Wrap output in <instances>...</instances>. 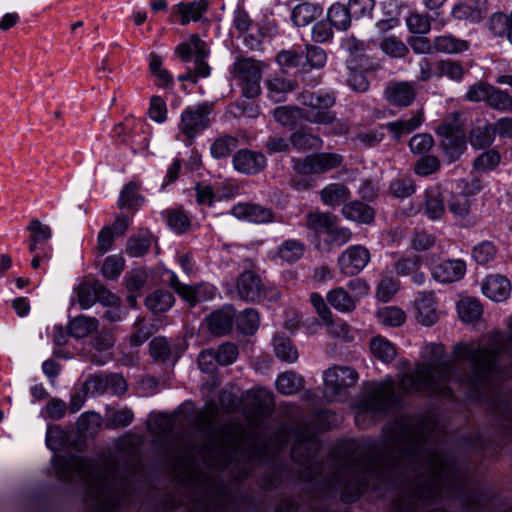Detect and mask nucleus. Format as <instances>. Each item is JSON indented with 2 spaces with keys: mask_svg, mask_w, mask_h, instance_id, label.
Wrapping results in <instances>:
<instances>
[{
  "mask_svg": "<svg viewBox=\"0 0 512 512\" xmlns=\"http://www.w3.org/2000/svg\"><path fill=\"white\" fill-rule=\"evenodd\" d=\"M422 265V258L419 255L412 254L399 258L394 263V271L399 276H408L417 272Z\"/></svg>",
  "mask_w": 512,
  "mask_h": 512,
  "instance_id": "3c124183",
  "label": "nucleus"
},
{
  "mask_svg": "<svg viewBox=\"0 0 512 512\" xmlns=\"http://www.w3.org/2000/svg\"><path fill=\"white\" fill-rule=\"evenodd\" d=\"M466 264L456 259L443 260L432 268V277L441 283H452L459 281L465 274Z\"/></svg>",
  "mask_w": 512,
  "mask_h": 512,
  "instance_id": "2eb2a0df",
  "label": "nucleus"
},
{
  "mask_svg": "<svg viewBox=\"0 0 512 512\" xmlns=\"http://www.w3.org/2000/svg\"><path fill=\"white\" fill-rule=\"evenodd\" d=\"M496 254V248L493 243L484 241L474 247L473 258L479 264H487L490 262Z\"/></svg>",
  "mask_w": 512,
  "mask_h": 512,
  "instance_id": "774afa93",
  "label": "nucleus"
},
{
  "mask_svg": "<svg viewBox=\"0 0 512 512\" xmlns=\"http://www.w3.org/2000/svg\"><path fill=\"white\" fill-rule=\"evenodd\" d=\"M174 303V296L166 290H157L145 299L146 307L154 314L169 310Z\"/></svg>",
  "mask_w": 512,
  "mask_h": 512,
  "instance_id": "f704fd0d",
  "label": "nucleus"
},
{
  "mask_svg": "<svg viewBox=\"0 0 512 512\" xmlns=\"http://www.w3.org/2000/svg\"><path fill=\"white\" fill-rule=\"evenodd\" d=\"M424 425H416L410 419L393 424L380 445L373 443L363 447L340 471L342 498L352 502L359 498L363 489L390 485L403 473L404 466L422 465L424 481L408 484L411 496L419 500H431L444 488L456 486L455 463L444 453L426 448Z\"/></svg>",
  "mask_w": 512,
  "mask_h": 512,
  "instance_id": "f257e3e1",
  "label": "nucleus"
},
{
  "mask_svg": "<svg viewBox=\"0 0 512 512\" xmlns=\"http://www.w3.org/2000/svg\"><path fill=\"white\" fill-rule=\"evenodd\" d=\"M124 269V259L119 255H111L105 259L102 274L106 279H116Z\"/></svg>",
  "mask_w": 512,
  "mask_h": 512,
  "instance_id": "680f3d73",
  "label": "nucleus"
},
{
  "mask_svg": "<svg viewBox=\"0 0 512 512\" xmlns=\"http://www.w3.org/2000/svg\"><path fill=\"white\" fill-rule=\"evenodd\" d=\"M469 44L465 40L458 39L452 35H442L434 39V49L440 53H460L467 50Z\"/></svg>",
  "mask_w": 512,
  "mask_h": 512,
  "instance_id": "4c0bfd02",
  "label": "nucleus"
},
{
  "mask_svg": "<svg viewBox=\"0 0 512 512\" xmlns=\"http://www.w3.org/2000/svg\"><path fill=\"white\" fill-rule=\"evenodd\" d=\"M487 104L493 109L507 111L512 109V97L506 92L492 86Z\"/></svg>",
  "mask_w": 512,
  "mask_h": 512,
  "instance_id": "4d7b16f0",
  "label": "nucleus"
},
{
  "mask_svg": "<svg viewBox=\"0 0 512 512\" xmlns=\"http://www.w3.org/2000/svg\"><path fill=\"white\" fill-rule=\"evenodd\" d=\"M406 24L410 32L414 34H426L431 28L430 18L427 14L412 13L406 19Z\"/></svg>",
  "mask_w": 512,
  "mask_h": 512,
  "instance_id": "0e129e2a",
  "label": "nucleus"
},
{
  "mask_svg": "<svg viewBox=\"0 0 512 512\" xmlns=\"http://www.w3.org/2000/svg\"><path fill=\"white\" fill-rule=\"evenodd\" d=\"M509 344L512 349V326L510 334L505 337L501 332L489 335L486 345L473 342L458 343L453 354L458 360L468 362L473 370L472 375L459 376L455 367L449 362L440 364H419L413 372L400 378V387L405 392H427L450 396L453 383H465L470 387L477 386L496 368V356L505 351Z\"/></svg>",
  "mask_w": 512,
  "mask_h": 512,
  "instance_id": "f03ea898",
  "label": "nucleus"
},
{
  "mask_svg": "<svg viewBox=\"0 0 512 512\" xmlns=\"http://www.w3.org/2000/svg\"><path fill=\"white\" fill-rule=\"evenodd\" d=\"M297 82L282 76H273L266 81L268 97L274 102L285 101L286 95L297 88Z\"/></svg>",
  "mask_w": 512,
  "mask_h": 512,
  "instance_id": "a878e982",
  "label": "nucleus"
},
{
  "mask_svg": "<svg viewBox=\"0 0 512 512\" xmlns=\"http://www.w3.org/2000/svg\"><path fill=\"white\" fill-rule=\"evenodd\" d=\"M231 73L241 86L245 97L255 98L260 94L262 77L260 61L248 57H238L232 66Z\"/></svg>",
  "mask_w": 512,
  "mask_h": 512,
  "instance_id": "1a4fd4ad",
  "label": "nucleus"
},
{
  "mask_svg": "<svg viewBox=\"0 0 512 512\" xmlns=\"http://www.w3.org/2000/svg\"><path fill=\"white\" fill-rule=\"evenodd\" d=\"M327 302L340 312H351L355 309V299L343 287H336L327 293Z\"/></svg>",
  "mask_w": 512,
  "mask_h": 512,
  "instance_id": "2f4dec72",
  "label": "nucleus"
},
{
  "mask_svg": "<svg viewBox=\"0 0 512 512\" xmlns=\"http://www.w3.org/2000/svg\"><path fill=\"white\" fill-rule=\"evenodd\" d=\"M259 314L254 309H246L240 313L236 318V325L238 329L244 334H253L259 326Z\"/></svg>",
  "mask_w": 512,
  "mask_h": 512,
  "instance_id": "8fccbe9b",
  "label": "nucleus"
},
{
  "mask_svg": "<svg viewBox=\"0 0 512 512\" xmlns=\"http://www.w3.org/2000/svg\"><path fill=\"white\" fill-rule=\"evenodd\" d=\"M436 75L447 76L452 80H460L464 75V69L459 62L452 60H441L436 65Z\"/></svg>",
  "mask_w": 512,
  "mask_h": 512,
  "instance_id": "5fc2aeb1",
  "label": "nucleus"
},
{
  "mask_svg": "<svg viewBox=\"0 0 512 512\" xmlns=\"http://www.w3.org/2000/svg\"><path fill=\"white\" fill-rule=\"evenodd\" d=\"M327 62L326 52L318 46H306V62L303 63L302 69L309 71L311 69H321Z\"/></svg>",
  "mask_w": 512,
  "mask_h": 512,
  "instance_id": "de8ad7c7",
  "label": "nucleus"
},
{
  "mask_svg": "<svg viewBox=\"0 0 512 512\" xmlns=\"http://www.w3.org/2000/svg\"><path fill=\"white\" fill-rule=\"evenodd\" d=\"M358 380L359 374L354 368L334 365L323 372V397L328 402H344Z\"/></svg>",
  "mask_w": 512,
  "mask_h": 512,
  "instance_id": "0eeeda50",
  "label": "nucleus"
},
{
  "mask_svg": "<svg viewBox=\"0 0 512 512\" xmlns=\"http://www.w3.org/2000/svg\"><path fill=\"white\" fill-rule=\"evenodd\" d=\"M486 27L494 37L506 39L512 44V12L491 14L487 19Z\"/></svg>",
  "mask_w": 512,
  "mask_h": 512,
  "instance_id": "aec40b11",
  "label": "nucleus"
},
{
  "mask_svg": "<svg viewBox=\"0 0 512 512\" xmlns=\"http://www.w3.org/2000/svg\"><path fill=\"white\" fill-rule=\"evenodd\" d=\"M96 283L98 280L85 281L76 287L77 302L82 309H88L96 302Z\"/></svg>",
  "mask_w": 512,
  "mask_h": 512,
  "instance_id": "79ce46f5",
  "label": "nucleus"
},
{
  "mask_svg": "<svg viewBox=\"0 0 512 512\" xmlns=\"http://www.w3.org/2000/svg\"><path fill=\"white\" fill-rule=\"evenodd\" d=\"M343 157L337 153H317L302 160H293L294 176L291 185L296 190L313 188V174L325 173L341 166Z\"/></svg>",
  "mask_w": 512,
  "mask_h": 512,
  "instance_id": "423d86ee",
  "label": "nucleus"
},
{
  "mask_svg": "<svg viewBox=\"0 0 512 512\" xmlns=\"http://www.w3.org/2000/svg\"><path fill=\"white\" fill-rule=\"evenodd\" d=\"M304 387V379L294 371H286L276 379V388L283 395H292Z\"/></svg>",
  "mask_w": 512,
  "mask_h": 512,
  "instance_id": "473e14b6",
  "label": "nucleus"
},
{
  "mask_svg": "<svg viewBox=\"0 0 512 512\" xmlns=\"http://www.w3.org/2000/svg\"><path fill=\"white\" fill-rule=\"evenodd\" d=\"M352 15L348 6L340 3L333 4L328 11V20L339 30H346L351 24Z\"/></svg>",
  "mask_w": 512,
  "mask_h": 512,
  "instance_id": "58836bf2",
  "label": "nucleus"
},
{
  "mask_svg": "<svg viewBox=\"0 0 512 512\" xmlns=\"http://www.w3.org/2000/svg\"><path fill=\"white\" fill-rule=\"evenodd\" d=\"M495 139V129L492 125L484 124L474 127L470 132V143L476 149L489 147Z\"/></svg>",
  "mask_w": 512,
  "mask_h": 512,
  "instance_id": "e433bc0d",
  "label": "nucleus"
},
{
  "mask_svg": "<svg viewBox=\"0 0 512 512\" xmlns=\"http://www.w3.org/2000/svg\"><path fill=\"white\" fill-rule=\"evenodd\" d=\"M167 221L171 229L177 233H183L190 227L189 217L179 209H171L167 211Z\"/></svg>",
  "mask_w": 512,
  "mask_h": 512,
  "instance_id": "e2e57ef3",
  "label": "nucleus"
},
{
  "mask_svg": "<svg viewBox=\"0 0 512 512\" xmlns=\"http://www.w3.org/2000/svg\"><path fill=\"white\" fill-rule=\"evenodd\" d=\"M136 331L129 337V343L131 347H139L153 334L154 330L152 326L146 325L143 319H138L135 322Z\"/></svg>",
  "mask_w": 512,
  "mask_h": 512,
  "instance_id": "69168bd1",
  "label": "nucleus"
},
{
  "mask_svg": "<svg viewBox=\"0 0 512 512\" xmlns=\"http://www.w3.org/2000/svg\"><path fill=\"white\" fill-rule=\"evenodd\" d=\"M301 103L308 107L280 106L273 111L274 119L283 126L294 127L301 118L313 124H329L334 121L330 108L335 104V98L328 93L304 92Z\"/></svg>",
  "mask_w": 512,
  "mask_h": 512,
  "instance_id": "20e7f679",
  "label": "nucleus"
},
{
  "mask_svg": "<svg viewBox=\"0 0 512 512\" xmlns=\"http://www.w3.org/2000/svg\"><path fill=\"white\" fill-rule=\"evenodd\" d=\"M415 317L418 323L432 326L437 323L439 314L432 292H419L414 301Z\"/></svg>",
  "mask_w": 512,
  "mask_h": 512,
  "instance_id": "4468645a",
  "label": "nucleus"
},
{
  "mask_svg": "<svg viewBox=\"0 0 512 512\" xmlns=\"http://www.w3.org/2000/svg\"><path fill=\"white\" fill-rule=\"evenodd\" d=\"M98 327L99 321L96 318L80 315L69 321L68 331L70 336L82 339L97 331Z\"/></svg>",
  "mask_w": 512,
  "mask_h": 512,
  "instance_id": "cd10ccee",
  "label": "nucleus"
},
{
  "mask_svg": "<svg viewBox=\"0 0 512 512\" xmlns=\"http://www.w3.org/2000/svg\"><path fill=\"white\" fill-rule=\"evenodd\" d=\"M447 205L454 216L465 217L470 212L472 200L469 194H451Z\"/></svg>",
  "mask_w": 512,
  "mask_h": 512,
  "instance_id": "09e8293b",
  "label": "nucleus"
},
{
  "mask_svg": "<svg viewBox=\"0 0 512 512\" xmlns=\"http://www.w3.org/2000/svg\"><path fill=\"white\" fill-rule=\"evenodd\" d=\"M232 214L239 219H246L255 223L270 222L273 219L271 210L249 203H240L234 206Z\"/></svg>",
  "mask_w": 512,
  "mask_h": 512,
  "instance_id": "4be33fe9",
  "label": "nucleus"
},
{
  "mask_svg": "<svg viewBox=\"0 0 512 512\" xmlns=\"http://www.w3.org/2000/svg\"><path fill=\"white\" fill-rule=\"evenodd\" d=\"M238 296L248 302H258L265 296V288L261 279L252 271H244L237 280Z\"/></svg>",
  "mask_w": 512,
  "mask_h": 512,
  "instance_id": "ddd939ff",
  "label": "nucleus"
},
{
  "mask_svg": "<svg viewBox=\"0 0 512 512\" xmlns=\"http://www.w3.org/2000/svg\"><path fill=\"white\" fill-rule=\"evenodd\" d=\"M342 214L346 219L362 224L372 223L375 217L374 209L361 201H352L345 204L342 208Z\"/></svg>",
  "mask_w": 512,
  "mask_h": 512,
  "instance_id": "393cba45",
  "label": "nucleus"
},
{
  "mask_svg": "<svg viewBox=\"0 0 512 512\" xmlns=\"http://www.w3.org/2000/svg\"><path fill=\"white\" fill-rule=\"evenodd\" d=\"M53 463L60 479L78 476L88 481L96 512L117 511L121 489L111 473L92 471L91 464L77 456L56 455Z\"/></svg>",
  "mask_w": 512,
  "mask_h": 512,
  "instance_id": "7ed1b4c3",
  "label": "nucleus"
},
{
  "mask_svg": "<svg viewBox=\"0 0 512 512\" xmlns=\"http://www.w3.org/2000/svg\"><path fill=\"white\" fill-rule=\"evenodd\" d=\"M238 140L233 136H223L216 139L211 146V154L215 158H223L230 155L237 148Z\"/></svg>",
  "mask_w": 512,
  "mask_h": 512,
  "instance_id": "864d4df0",
  "label": "nucleus"
},
{
  "mask_svg": "<svg viewBox=\"0 0 512 512\" xmlns=\"http://www.w3.org/2000/svg\"><path fill=\"white\" fill-rule=\"evenodd\" d=\"M338 221L334 215L324 212H309L306 215V226L314 232L315 243L323 237Z\"/></svg>",
  "mask_w": 512,
  "mask_h": 512,
  "instance_id": "5701e85b",
  "label": "nucleus"
},
{
  "mask_svg": "<svg viewBox=\"0 0 512 512\" xmlns=\"http://www.w3.org/2000/svg\"><path fill=\"white\" fill-rule=\"evenodd\" d=\"M207 1L199 0L192 1L188 3H179L174 8L170 15V20L174 21L175 14H179L181 16V25H187L189 22H196L200 20L203 13L207 10Z\"/></svg>",
  "mask_w": 512,
  "mask_h": 512,
  "instance_id": "412c9836",
  "label": "nucleus"
},
{
  "mask_svg": "<svg viewBox=\"0 0 512 512\" xmlns=\"http://www.w3.org/2000/svg\"><path fill=\"white\" fill-rule=\"evenodd\" d=\"M445 211L444 200L440 194H427L424 213L431 220H437L442 217Z\"/></svg>",
  "mask_w": 512,
  "mask_h": 512,
  "instance_id": "bf43d9fd",
  "label": "nucleus"
},
{
  "mask_svg": "<svg viewBox=\"0 0 512 512\" xmlns=\"http://www.w3.org/2000/svg\"><path fill=\"white\" fill-rule=\"evenodd\" d=\"M482 291L489 299L501 302L509 297L511 283L502 275H490L484 280Z\"/></svg>",
  "mask_w": 512,
  "mask_h": 512,
  "instance_id": "a211bd4d",
  "label": "nucleus"
},
{
  "mask_svg": "<svg viewBox=\"0 0 512 512\" xmlns=\"http://www.w3.org/2000/svg\"><path fill=\"white\" fill-rule=\"evenodd\" d=\"M304 252L305 245L303 242L296 239H288L279 245L275 257L282 261L293 263L299 260Z\"/></svg>",
  "mask_w": 512,
  "mask_h": 512,
  "instance_id": "72a5a7b5",
  "label": "nucleus"
},
{
  "mask_svg": "<svg viewBox=\"0 0 512 512\" xmlns=\"http://www.w3.org/2000/svg\"><path fill=\"white\" fill-rule=\"evenodd\" d=\"M27 230L29 231L28 250L29 252H36L40 248V244H49L52 237L51 228L43 224L38 219L30 221Z\"/></svg>",
  "mask_w": 512,
  "mask_h": 512,
  "instance_id": "bb28decb",
  "label": "nucleus"
},
{
  "mask_svg": "<svg viewBox=\"0 0 512 512\" xmlns=\"http://www.w3.org/2000/svg\"><path fill=\"white\" fill-rule=\"evenodd\" d=\"M235 169L244 174H255L266 166V157L259 152L240 150L233 157Z\"/></svg>",
  "mask_w": 512,
  "mask_h": 512,
  "instance_id": "dca6fc26",
  "label": "nucleus"
},
{
  "mask_svg": "<svg viewBox=\"0 0 512 512\" xmlns=\"http://www.w3.org/2000/svg\"><path fill=\"white\" fill-rule=\"evenodd\" d=\"M212 105L203 103L187 107L181 114L179 130L191 145L195 137L210 125Z\"/></svg>",
  "mask_w": 512,
  "mask_h": 512,
  "instance_id": "9d476101",
  "label": "nucleus"
},
{
  "mask_svg": "<svg viewBox=\"0 0 512 512\" xmlns=\"http://www.w3.org/2000/svg\"><path fill=\"white\" fill-rule=\"evenodd\" d=\"M150 355L157 361L165 362L170 357V346L164 337L154 338L149 345Z\"/></svg>",
  "mask_w": 512,
  "mask_h": 512,
  "instance_id": "338daca9",
  "label": "nucleus"
},
{
  "mask_svg": "<svg viewBox=\"0 0 512 512\" xmlns=\"http://www.w3.org/2000/svg\"><path fill=\"white\" fill-rule=\"evenodd\" d=\"M290 142L292 146L298 150L319 148L323 143L319 136L302 130L293 132L290 136Z\"/></svg>",
  "mask_w": 512,
  "mask_h": 512,
  "instance_id": "a18cd8bd",
  "label": "nucleus"
},
{
  "mask_svg": "<svg viewBox=\"0 0 512 512\" xmlns=\"http://www.w3.org/2000/svg\"><path fill=\"white\" fill-rule=\"evenodd\" d=\"M399 290V281L393 276L383 274L376 288V297L381 302L390 301Z\"/></svg>",
  "mask_w": 512,
  "mask_h": 512,
  "instance_id": "a19ab883",
  "label": "nucleus"
},
{
  "mask_svg": "<svg viewBox=\"0 0 512 512\" xmlns=\"http://www.w3.org/2000/svg\"><path fill=\"white\" fill-rule=\"evenodd\" d=\"M370 261L369 250L362 245H354L344 250L338 257L337 264L341 274L354 276L362 271Z\"/></svg>",
  "mask_w": 512,
  "mask_h": 512,
  "instance_id": "9b49d317",
  "label": "nucleus"
},
{
  "mask_svg": "<svg viewBox=\"0 0 512 512\" xmlns=\"http://www.w3.org/2000/svg\"><path fill=\"white\" fill-rule=\"evenodd\" d=\"M382 51L394 58L405 57L408 53V47L404 42L396 37H386L380 43Z\"/></svg>",
  "mask_w": 512,
  "mask_h": 512,
  "instance_id": "13d9d810",
  "label": "nucleus"
},
{
  "mask_svg": "<svg viewBox=\"0 0 512 512\" xmlns=\"http://www.w3.org/2000/svg\"><path fill=\"white\" fill-rule=\"evenodd\" d=\"M459 117L458 112L451 113L436 130L437 135L441 137L440 148L448 162L458 160L466 149V137L459 124Z\"/></svg>",
  "mask_w": 512,
  "mask_h": 512,
  "instance_id": "6e6552de",
  "label": "nucleus"
},
{
  "mask_svg": "<svg viewBox=\"0 0 512 512\" xmlns=\"http://www.w3.org/2000/svg\"><path fill=\"white\" fill-rule=\"evenodd\" d=\"M379 323L389 327H399L406 321V313L397 306H387L377 311Z\"/></svg>",
  "mask_w": 512,
  "mask_h": 512,
  "instance_id": "ea45409f",
  "label": "nucleus"
},
{
  "mask_svg": "<svg viewBox=\"0 0 512 512\" xmlns=\"http://www.w3.org/2000/svg\"><path fill=\"white\" fill-rule=\"evenodd\" d=\"M273 346L276 356L282 361L293 363L299 357L298 351L289 337L275 335Z\"/></svg>",
  "mask_w": 512,
  "mask_h": 512,
  "instance_id": "c9c22d12",
  "label": "nucleus"
},
{
  "mask_svg": "<svg viewBox=\"0 0 512 512\" xmlns=\"http://www.w3.org/2000/svg\"><path fill=\"white\" fill-rule=\"evenodd\" d=\"M452 16L457 20H470L479 22L484 17V12L477 1L467 0L456 4L452 9Z\"/></svg>",
  "mask_w": 512,
  "mask_h": 512,
  "instance_id": "7c9ffc66",
  "label": "nucleus"
},
{
  "mask_svg": "<svg viewBox=\"0 0 512 512\" xmlns=\"http://www.w3.org/2000/svg\"><path fill=\"white\" fill-rule=\"evenodd\" d=\"M147 272L142 268H137L129 272L125 277V285L130 293L140 292L147 282Z\"/></svg>",
  "mask_w": 512,
  "mask_h": 512,
  "instance_id": "052dcab7",
  "label": "nucleus"
},
{
  "mask_svg": "<svg viewBox=\"0 0 512 512\" xmlns=\"http://www.w3.org/2000/svg\"><path fill=\"white\" fill-rule=\"evenodd\" d=\"M384 95L391 105L407 107L414 101L416 90L408 82H395L387 86Z\"/></svg>",
  "mask_w": 512,
  "mask_h": 512,
  "instance_id": "f3484780",
  "label": "nucleus"
},
{
  "mask_svg": "<svg viewBox=\"0 0 512 512\" xmlns=\"http://www.w3.org/2000/svg\"><path fill=\"white\" fill-rule=\"evenodd\" d=\"M436 244V237L425 230H415L410 238L412 249L418 252L427 251Z\"/></svg>",
  "mask_w": 512,
  "mask_h": 512,
  "instance_id": "6e6d98bb",
  "label": "nucleus"
},
{
  "mask_svg": "<svg viewBox=\"0 0 512 512\" xmlns=\"http://www.w3.org/2000/svg\"><path fill=\"white\" fill-rule=\"evenodd\" d=\"M320 444L314 436H301L294 443L292 457L299 463L306 464L319 450Z\"/></svg>",
  "mask_w": 512,
  "mask_h": 512,
  "instance_id": "b1692460",
  "label": "nucleus"
},
{
  "mask_svg": "<svg viewBox=\"0 0 512 512\" xmlns=\"http://www.w3.org/2000/svg\"><path fill=\"white\" fill-rule=\"evenodd\" d=\"M458 313L462 321L472 323L480 318L482 314V306L475 299H464L458 304Z\"/></svg>",
  "mask_w": 512,
  "mask_h": 512,
  "instance_id": "49530a36",
  "label": "nucleus"
},
{
  "mask_svg": "<svg viewBox=\"0 0 512 512\" xmlns=\"http://www.w3.org/2000/svg\"><path fill=\"white\" fill-rule=\"evenodd\" d=\"M352 239V232L346 227L336 224L316 242V248L321 252H330L334 246H343Z\"/></svg>",
  "mask_w": 512,
  "mask_h": 512,
  "instance_id": "6ab92c4d",
  "label": "nucleus"
},
{
  "mask_svg": "<svg viewBox=\"0 0 512 512\" xmlns=\"http://www.w3.org/2000/svg\"><path fill=\"white\" fill-rule=\"evenodd\" d=\"M322 8L316 4L303 2L297 5L291 14L293 23L298 27H305L320 17Z\"/></svg>",
  "mask_w": 512,
  "mask_h": 512,
  "instance_id": "c85d7f7f",
  "label": "nucleus"
},
{
  "mask_svg": "<svg viewBox=\"0 0 512 512\" xmlns=\"http://www.w3.org/2000/svg\"><path fill=\"white\" fill-rule=\"evenodd\" d=\"M370 349L372 354L379 360L389 363L396 356V349L392 343L382 337H375L371 340Z\"/></svg>",
  "mask_w": 512,
  "mask_h": 512,
  "instance_id": "37998d69",
  "label": "nucleus"
},
{
  "mask_svg": "<svg viewBox=\"0 0 512 512\" xmlns=\"http://www.w3.org/2000/svg\"><path fill=\"white\" fill-rule=\"evenodd\" d=\"M394 389V381L391 379L367 383L356 405V424L365 428L366 420L371 422L386 412L396 401Z\"/></svg>",
  "mask_w": 512,
  "mask_h": 512,
  "instance_id": "39448f33",
  "label": "nucleus"
},
{
  "mask_svg": "<svg viewBox=\"0 0 512 512\" xmlns=\"http://www.w3.org/2000/svg\"><path fill=\"white\" fill-rule=\"evenodd\" d=\"M191 42L196 51V57L193 66H187V72L178 77L179 81L197 82L199 77H207L210 74V67L205 62L209 50L204 41L197 34L191 35Z\"/></svg>",
  "mask_w": 512,
  "mask_h": 512,
  "instance_id": "f8f14e48",
  "label": "nucleus"
},
{
  "mask_svg": "<svg viewBox=\"0 0 512 512\" xmlns=\"http://www.w3.org/2000/svg\"><path fill=\"white\" fill-rule=\"evenodd\" d=\"M423 112H417L409 120H398L387 124V129L394 133L396 138H399L402 134H408L417 129L423 122Z\"/></svg>",
  "mask_w": 512,
  "mask_h": 512,
  "instance_id": "c03bdc74",
  "label": "nucleus"
},
{
  "mask_svg": "<svg viewBox=\"0 0 512 512\" xmlns=\"http://www.w3.org/2000/svg\"><path fill=\"white\" fill-rule=\"evenodd\" d=\"M501 156L496 150H488L481 153L473 163V168L478 172L493 170L500 163Z\"/></svg>",
  "mask_w": 512,
  "mask_h": 512,
  "instance_id": "603ef678",
  "label": "nucleus"
},
{
  "mask_svg": "<svg viewBox=\"0 0 512 512\" xmlns=\"http://www.w3.org/2000/svg\"><path fill=\"white\" fill-rule=\"evenodd\" d=\"M234 311L231 308H225L216 311L208 317L209 330L216 335L228 333L233 325Z\"/></svg>",
  "mask_w": 512,
  "mask_h": 512,
  "instance_id": "c756f323",
  "label": "nucleus"
}]
</instances>
